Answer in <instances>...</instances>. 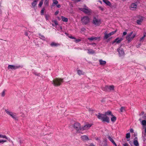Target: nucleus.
<instances>
[{
    "mask_svg": "<svg viewBox=\"0 0 146 146\" xmlns=\"http://www.w3.org/2000/svg\"><path fill=\"white\" fill-rule=\"evenodd\" d=\"M96 115L98 119L101 120L102 122H106L108 123L109 122V118L105 114L99 113L98 115L96 114Z\"/></svg>",
    "mask_w": 146,
    "mask_h": 146,
    "instance_id": "f257e3e1",
    "label": "nucleus"
},
{
    "mask_svg": "<svg viewBox=\"0 0 146 146\" xmlns=\"http://www.w3.org/2000/svg\"><path fill=\"white\" fill-rule=\"evenodd\" d=\"M63 82L62 79L58 78L54 79L52 82V84L56 86H60Z\"/></svg>",
    "mask_w": 146,
    "mask_h": 146,
    "instance_id": "f03ea898",
    "label": "nucleus"
},
{
    "mask_svg": "<svg viewBox=\"0 0 146 146\" xmlns=\"http://www.w3.org/2000/svg\"><path fill=\"white\" fill-rule=\"evenodd\" d=\"M73 127L76 131L77 132L79 133H82L81 131L82 127H81L80 124L78 122H76L74 123Z\"/></svg>",
    "mask_w": 146,
    "mask_h": 146,
    "instance_id": "7ed1b4c3",
    "label": "nucleus"
},
{
    "mask_svg": "<svg viewBox=\"0 0 146 146\" xmlns=\"http://www.w3.org/2000/svg\"><path fill=\"white\" fill-rule=\"evenodd\" d=\"M136 34H133V32L131 31L127 35L126 37V38L128 42H129L133 40Z\"/></svg>",
    "mask_w": 146,
    "mask_h": 146,
    "instance_id": "20e7f679",
    "label": "nucleus"
},
{
    "mask_svg": "<svg viewBox=\"0 0 146 146\" xmlns=\"http://www.w3.org/2000/svg\"><path fill=\"white\" fill-rule=\"evenodd\" d=\"M84 8H79V9L85 14L88 15L90 14L91 12V10L85 5H84Z\"/></svg>",
    "mask_w": 146,
    "mask_h": 146,
    "instance_id": "39448f33",
    "label": "nucleus"
},
{
    "mask_svg": "<svg viewBox=\"0 0 146 146\" xmlns=\"http://www.w3.org/2000/svg\"><path fill=\"white\" fill-rule=\"evenodd\" d=\"M5 111L7 114L10 115L13 119L15 120L17 119V114L16 113L12 112L8 110H5Z\"/></svg>",
    "mask_w": 146,
    "mask_h": 146,
    "instance_id": "423d86ee",
    "label": "nucleus"
},
{
    "mask_svg": "<svg viewBox=\"0 0 146 146\" xmlns=\"http://www.w3.org/2000/svg\"><path fill=\"white\" fill-rule=\"evenodd\" d=\"M81 20L84 25H86L90 22V19L88 16H85L82 18Z\"/></svg>",
    "mask_w": 146,
    "mask_h": 146,
    "instance_id": "0eeeda50",
    "label": "nucleus"
},
{
    "mask_svg": "<svg viewBox=\"0 0 146 146\" xmlns=\"http://www.w3.org/2000/svg\"><path fill=\"white\" fill-rule=\"evenodd\" d=\"M93 23L95 25L98 26L101 23V21L100 19L94 17L93 20Z\"/></svg>",
    "mask_w": 146,
    "mask_h": 146,
    "instance_id": "6e6552de",
    "label": "nucleus"
},
{
    "mask_svg": "<svg viewBox=\"0 0 146 146\" xmlns=\"http://www.w3.org/2000/svg\"><path fill=\"white\" fill-rule=\"evenodd\" d=\"M117 31V30L115 31H112L109 34H108L107 31H106L104 33V38L105 39H107L111 36L114 34Z\"/></svg>",
    "mask_w": 146,
    "mask_h": 146,
    "instance_id": "1a4fd4ad",
    "label": "nucleus"
},
{
    "mask_svg": "<svg viewBox=\"0 0 146 146\" xmlns=\"http://www.w3.org/2000/svg\"><path fill=\"white\" fill-rule=\"evenodd\" d=\"M22 67L23 66L20 65L15 66L13 65H9L8 66V68L11 70H15L19 68H22Z\"/></svg>",
    "mask_w": 146,
    "mask_h": 146,
    "instance_id": "9d476101",
    "label": "nucleus"
},
{
    "mask_svg": "<svg viewBox=\"0 0 146 146\" xmlns=\"http://www.w3.org/2000/svg\"><path fill=\"white\" fill-rule=\"evenodd\" d=\"M114 86L113 85L106 86L104 87V90L107 91H110L113 90Z\"/></svg>",
    "mask_w": 146,
    "mask_h": 146,
    "instance_id": "9b49d317",
    "label": "nucleus"
},
{
    "mask_svg": "<svg viewBox=\"0 0 146 146\" xmlns=\"http://www.w3.org/2000/svg\"><path fill=\"white\" fill-rule=\"evenodd\" d=\"M92 125V123H86L82 127V131L89 129Z\"/></svg>",
    "mask_w": 146,
    "mask_h": 146,
    "instance_id": "f8f14e48",
    "label": "nucleus"
},
{
    "mask_svg": "<svg viewBox=\"0 0 146 146\" xmlns=\"http://www.w3.org/2000/svg\"><path fill=\"white\" fill-rule=\"evenodd\" d=\"M117 51L118 52L119 55L120 56H123L124 55L125 53L123 49L121 47L117 49Z\"/></svg>",
    "mask_w": 146,
    "mask_h": 146,
    "instance_id": "ddd939ff",
    "label": "nucleus"
},
{
    "mask_svg": "<svg viewBox=\"0 0 146 146\" xmlns=\"http://www.w3.org/2000/svg\"><path fill=\"white\" fill-rule=\"evenodd\" d=\"M137 3H132L130 6V9L131 10H135L137 8Z\"/></svg>",
    "mask_w": 146,
    "mask_h": 146,
    "instance_id": "4468645a",
    "label": "nucleus"
},
{
    "mask_svg": "<svg viewBox=\"0 0 146 146\" xmlns=\"http://www.w3.org/2000/svg\"><path fill=\"white\" fill-rule=\"evenodd\" d=\"M81 140L83 141H88L89 140V139L86 135H83L81 137Z\"/></svg>",
    "mask_w": 146,
    "mask_h": 146,
    "instance_id": "2eb2a0df",
    "label": "nucleus"
},
{
    "mask_svg": "<svg viewBox=\"0 0 146 146\" xmlns=\"http://www.w3.org/2000/svg\"><path fill=\"white\" fill-rule=\"evenodd\" d=\"M123 40V39L122 38H117L115 39V40H114L113 42V43H114L115 42H116L117 43H120L121 41Z\"/></svg>",
    "mask_w": 146,
    "mask_h": 146,
    "instance_id": "dca6fc26",
    "label": "nucleus"
},
{
    "mask_svg": "<svg viewBox=\"0 0 146 146\" xmlns=\"http://www.w3.org/2000/svg\"><path fill=\"white\" fill-rule=\"evenodd\" d=\"M133 144L135 146H139V144L137 141V138L135 137L134 139Z\"/></svg>",
    "mask_w": 146,
    "mask_h": 146,
    "instance_id": "f3484780",
    "label": "nucleus"
},
{
    "mask_svg": "<svg viewBox=\"0 0 146 146\" xmlns=\"http://www.w3.org/2000/svg\"><path fill=\"white\" fill-rule=\"evenodd\" d=\"M108 139L111 143L115 145V146H117L116 143H115L112 138L110 136H108Z\"/></svg>",
    "mask_w": 146,
    "mask_h": 146,
    "instance_id": "a211bd4d",
    "label": "nucleus"
},
{
    "mask_svg": "<svg viewBox=\"0 0 146 146\" xmlns=\"http://www.w3.org/2000/svg\"><path fill=\"white\" fill-rule=\"evenodd\" d=\"M142 119L141 117H140L139 119V120L141 122V124L143 125H146V121L145 120H143L142 121H141Z\"/></svg>",
    "mask_w": 146,
    "mask_h": 146,
    "instance_id": "6ab92c4d",
    "label": "nucleus"
},
{
    "mask_svg": "<svg viewBox=\"0 0 146 146\" xmlns=\"http://www.w3.org/2000/svg\"><path fill=\"white\" fill-rule=\"evenodd\" d=\"M107 5L111 7V3L108 0H102Z\"/></svg>",
    "mask_w": 146,
    "mask_h": 146,
    "instance_id": "aec40b11",
    "label": "nucleus"
},
{
    "mask_svg": "<svg viewBox=\"0 0 146 146\" xmlns=\"http://www.w3.org/2000/svg\"><path fill=\"white\" fill-rule=\"evenodd\" d=\"M0 138H3L7 140H8L9 141H10V139L7 136L5 135H3L0 134Z\"/></svg>",
    "mask_w": 146,
    "mask_h": 146,
    "instance_id": "412c9836",
    "label": "nucleus"
},
{
    "mask_svg": "<svg viewBox=\"0 0 146 146\" xmlns=\"http://www.w3.org/2000/svg\"><path fill=\"white\" fill-rule=\"evenodd\" d=\"M77 73L79 76H80L82 75H84V72L82 71V70H77Z\"/></svg>",
    "mask_w": 146,
    "mask_h": 146,
    "instance_id": "4be33fe9",
    "label": "nucleus"
},
{
    "mask_svg": "<svg viewBox=\"0 0 146 146\" xmlns=\"http://www.w3.org/2000/svg\"><path fill=\"white\" fill-rule=\"evenodd\" d=\"M100 64L101 65H104L106 64V62L105 61L103 60L102 59L99 60Z\"/></svg>",
    "mask_w": 146,
    "mask_h": 146,
    "instance_id": "5701e85b",
    "label": "nucleus"
},
{
    "mask_svg": "<svg viewBox=\"0 0 146 146\" xmlns=\"http://www.w3.org/2000/svg\"><path fill=\"white\" fill-rule=\"evenodd\" d=\"M59 45L60 44L58 43L54 42H52L50 44V46H57Z\"/></svg>",
    "mask_w": 146,
    "mask_h": 146,
    "instance_id": "b1692460",
    "label": "nucleus"
},
{
    "mask_svg": "<svg viewBox=\"0 0 146 146\" xmlns=\"http://www.w3.org/2000/svg\"><path fill=\"white\" fill-rule=\"evenodd\" d=\"M146 36V33L145 32H144L143 33V36L141 37L140 39V41L143 42L144 40V39L145 37Z\"/></svg>",
    "mask_w": 146,
    "mask_h": 146,
    "instance_id": "393cba45",
    "label": "nucleus"
},
{
    "mask_svg": "<svg viewBox=\"0 0 146 146\" xmlns=\"http://www.w3.org/2000/svg\"><path fill=\"white\" fill-rule=\"evenodd\" d=\"M104 114L106 115H110L111 116H113V115L112 114L111 112L110 111H108L106 112Z\"/></svg>",
    "mask_w": 146,
    "mask_h": 146,
    "instance_id": "a878e982",
    "label": "nucleus"
},
{
    "mask_svg": "<svg viewBox=\"0 0 146 146\" xmlns=\"http://www.w3.org/2000/svg\"><path fill=\"white\" fill-rule=\"evenodd\" d=\"M98 38L97 37H91L90 38H88V39L90 40H97L98 38Z\"/></svg>",
    "mask_w": 146,
    "mask_h": 146,
    "instance_id": "bb28decb",
    "label": "nucleus"
},
{
    "mask_svg": "<svg viewBox=\"0 0 146 146\" xmlns=\"http://www.w3.org/2000/svg\"><path fill=\"white\" fill-rule=\"evenodd\" d=\"M62 20L64 22H67L68 21V19L64 16H62L61 17Z\"/></svg>",
    "mask_w": 146,
    "mask_h": 146,
    "instance_id": "cd10ccee",
    "label": "nucleus"
},
{
    "mask_svg": "<svg viewBox=\"0 0 146 146\" xmlns=\"http://www.w3.org/2000/svg\"><path fill=\"white\" fill-rule=\"evenodd\" d=\"M88 53L89 54H93L95 53V51L92 49H88Z\"/></svg>",
    "mask_w": 146,
    "mask_h": 146,
    "instance_id": "c85d7f7f",
    "label": "nucleus"
},
{
    "mask_svg": "<svg viewBox=\"0 0 146 146\" xmlns=\"http://www.w3.org/2000/svg\"><path fill=\"white\" fill-rule=\"evenodd\" d=\"M111 116L112 117L111 118V121L113 122H115L116 119V117L114 116L113 115Z\"/></svg>",
    "mask_w": 146,
    "mask_h": 146,
    "instance_id": "c756f323",
    "label": "nucleus"
},
{
    "mask_svg": "<svg viewBox=\"0 0 146 146\" xmlns=\"http://www.w3.org/2000/svg\"><path fill=\"white\" fill-rule=\"evenodd\" d=\"M39 37L40 38L44 41L45 40V38L43 35L40 34H39Z\"/></svg>",
    "mask_w": 146,
    "mask_h": 146,
    "instance_id": "7c9ffc66",
    "label": "nucleus"
},
{
    "mask_svg": "<svg viewBox=\"0 0 146 146\" xmlns=\"http://www.w3.org/2000/svg\"><path fill=\"white\" fill-rule=\"evenodd\" d=\"M46 19V21L48 20L50 18V16L48 14H46L45 15Z\"/></svg>",
    "mask_w": 146,
    "mask_h": 146,
    "instance_id": "2f4dec72",
    "label": "nucleus"
},
{
    "mask_svg": "<svg viewBox=\"0 0 146 146\" xmlns=\"http://www.w3.org/2000/svg\"><path fill=\"white\" fill-rule=\"evenodd\" d=\"M37 0H35L34 1L33 3H32V5L33 6L35 7V6L37 4Z\"/></svg>",
    "mask_w": 146,
    "mask_h": 146,
    "instance_id": "473e14b6",
    "label": "nucleus"
},
{
    "mask_svg": "<svg viewBox=\"0 0 146 146\" xmlns=\"http://www.w3.org/2000/svg\"><path fill=\"white\" fill-rule=\"evenodd\" d=\"M6 91V90H4L1 93V96L2 97H3L5 96Z\"/></svg>",
    "mask_w": 146,
    "mask_h": 146,
    "instance_id": "72a5a7b5",
    "label": "nucleus"
},
{
    "mask_svg": "<svg viewBox=\"0 0 146 146\" xmlns=\"http://www.w3.org/2000/svg\"><path fill=\"white\" fill-rule=\"evenodd\" d=\"M142 21V20L141 19L137 20V23L138 25H141Z\"/></svg>",
    "mask_w": 146,
    "mask_h": 146,
    "instance_id": "f704fd0d",
    "label": "nucleus"
},
{
    "mask_svg": "<svg viewBox=\"0 0 146 146\" xmlns=\"http://www.w3.org/2000/svg\"><path fill=\"white\" fill-rule=\"evenodd\" d=\"M130 134L129 133H127L126 134V138L127 139L130 138Z\"/></svg>",
    "mask_w": 146,
    "mask_h": 146,
    "instance_id": "c9c22d12",
    "label": "nucleus"
},
{
    "mask_svg": "<svg viewBox=\"0 0 146 146\" xmlns=\"http://www.w3.org/2000/svg\"><path fill=\"white\" fill-rule=\"evenodd\" d=\"M7 141L5 140H0V143L3 144L5 142H7Z\"/></svg>",
    "mask_w": 146,
    "mask_h": 146,
    "instance_id": "e433bc0d",
    "label": "nucleus"
},
{
    "mask_svg": "<svg viewBox=\"0 0 146 146\" xmlns=\"http://www.w3.org/2000/svg\"><path fill=\"white\" fill-rule=\"evenodd\" d=\"M120 111L122 112L125 111V107H121L120 109Z\"/></svg>",
    "mask_w": 146,
    "mask_h": 146,
    "instance_id": "4c0bfd02",
    "label": "nucleus"
},
{
    "mask_svg": "<svg viewBox=\"0 0 146 146\" xmlns=\"http://www.w3.org/2000/svg\"><path fill=\"white\" fill-rule=\"evenodd\" d=\"M53 4L56 5L58 3V2L56 0H53Z\"/></svg>",
    "mask_w": 146,
    "mask_h": 146,
    "instance_id": "58836bf2",
    "label": "nucleus"
},
{
    "mask_svg": "<svg viewBox=\"0 0 146 146\" xmlns=\"http://www.w3.org/2000/svg\"><path fill=\"white\" fill-rule=\"evenodd\" d=\"M45 10L44 8H43L41 11V15H43L44 13V12Z\"/></svg>",
    "mask_w": 146,
    "mask_h": 146,
    "instance_id": "ea45409f",
    "label": "nucleus"
},
{
    "mask_svg": "<svg viewBox=\"0 0 146 146\" xmlns=\"http://www.w3.org/2000/svg\"><path fill=\"white\" fill-rule=\"evenodd\" d=\"M35 74L36 76H39L40 77H42V76L40 73H35Z\"/></svg>",
    "mask_w": 146,
    "mask_h": 146,
    "instance_id": "a19ab883",
    "label": "nucleus"
},
{
    "mask_svg": "<svg viewBox=\"0 0 146 146\" xmlns=\"http://www.w3.org/2000/svg\"><path fill=\"white\" fill-rule=\"evenodd\" d=\"M44 4L46 5L47 6H48V1H45L44 3Z\"/></svg>",
    "mask_w": 146,
    "mask_h": 146,
    "instance_id": "79ce46f5",
    "label": "nucleus"
},
{
    "mask_svg": "<svg viewBox=\"0 0 146 146\" xmlns=\"http://www.w3.org/2000/svg\"><path fill=\"white\" fill-rule=\"evenodd\" d=\"M140 116L141 117V116L142 117V118H141L142 119H143L144 120H145L146 119V116H142V115L141 114L140 115Z\"/></svg>",
    "mask_w": 146,
    "mask_h": 146,
    "instance_id": "37998d69",
    "label": "nucleus"
},
{
    "mask_svg": "<svg viewBox=\"0 0 146 146\" xmlns=\"http://www.w3.org/2000/svg\"><path fill=\"white\" fill-rule=\"evenodd\" d=\"M43 1L42 0L41 1L39 4V5H38L40 7H41L42 6V4H43Z\"/></svg>",
    "mask_w": 146,
    "mask_h": 146,
    "instance_id": "c03bdc74",
    "label": "nucleus"
},
{
    "mask_svg": "<svg viewBox=\"0 0 146 146\" xmlns=\"http://www.w3.org/2000/svg\"><path fill=\"white\" fill-rule=\"evenodd\" d=\"M52 22H54V23L55 25H58V23L56 20L52 21Z\"/></svg>",
    "mask_w": 146,
    "mask_h": 146,
    "instance_id": "a18cd8bd",
    "label": "nucleus"
},
{
    "mask_svg": "<svg viewBox=\"0 0 146 146\" xmlns=\"http://www.w3.org/2000/svg\"><path fill=\"white\" fill-rule=\"evenodd\" d=\"M99 8L102 11H103L104 10V8L102 7H99Z\"/></svg>",
    "mask_w": 146,
    "mask_h": 146,
    "instance_id": "49530a36",
    "label": "nucleus"
},
{
    "mask_svg": "<svg viewBox=\"0 0 146 146\" xmlns=\"http://www.w3.org/2000/svg\"><path fill=\"white\" fill-rule=\"evenodd\" d=\"M127 34V33L126 32H124L123 33V36H124Z\"/></svg>",
    "mask_w": 146,
    "mask_h": 146,
    "instance_id": "de8ad7c7",
    "label": "nucleus"
},
{
    "mask_svg": "<svg viewBox=\"0 0 146 146\" xmlns=\"http://www.w3.org/2000/svg\"><path fill=\"white\" fill-rule=\"evenodd\" d=\"M59 11H57L55 13V15H57V14H58L59 13Z\"/></svg>",
    "mask_w": 146,
    "mask_h": 146,
    "instance_id": "09e8293b",
    "label": "nucleus"
},
{
    "mask_svg": "<svg viewBox=\"0 0 146 146\" xmlns=\"http://www.w3.org/2000/svg\"><path fill=\"white\" fill-rule=\"evenodd\" d=\"M123 146H128V144L127 143H125V144H123Z\"/></svg>",
    "mask_w": 146,
    "mask_h": 146,
    "instance_id": "8fccbe9b",
    "label": "nucleus"
},
{
    "mask_svg": "<svg viewBox=\"0 0 146 146\" xmlns=\"http://www.w3.org/2000/svg\"><path fill=\"white\" fill-rule=\"evenodd\" d=\"M81 41V40L80 39H77L76 40V42H80Z\"/></svg>",
    "mask_w": 146,
    "mask_h": 146,
    "instance_id": "3c124183",
    "label": "nucleus"
},
{
    "mask_svg": "<svg viewBox=\"0 0 146 146\" xmlns=\"http://www.w3.org/2000/svg\"><path fill=\"white\" fill-rule=\"evenodd\" d=\"M130 132L131 133H133V129H131L130 130Z\"/></svg>",
    "mask_w": 146,
    "mask_h": 146,
    "instance_id": "603ef678",
    "label": "nucleus"
},
{
    "mask_svg": "<svg viewBox=\"0 0 146 146\" xmlns=\"http://www.w3.org/2000/svg\"><path fill=\"white\" fill-rule=\"evenodd\" d=\"M69 38L71 39H75V38L73 36H70Z\"/></svg>",
    "mask_w": 146,
    "mask_h": 146,
    "instance_id": "864d4df0",
    "label": "nucleus"
},
{
    "mask_svg": "<svg viewBox=\"0 0 146 146\" xmlns=\"http://www.w3.org/2000/svg\"><path fill=\"white\" fill-rule=\"evenodd\" d=\"M57 7L58 8H60L61 7V6L60 5H57Z\"/></svg>",
    "mask_w": 146,
    "mask_h": 146,
    "instance_id": "5fc2aeb1",
    "label": "nucleus"
},
{
    "mask_svg": "<svg viewBox=\"0 0 146 146\" xmlns=\"http://www.w3.org/2000/svg\"><path fill=\"white\" fill-rule=\"evenodd\" d=\"M85 30V29L84 28H82L81 29V31H84Z\"/></svg>",
    "mask_w": 146,
    "mask_h": 146,
    "instance_id": "6e6d98bb",
    "label": "nucleus"
},
{
    "mask_svg": "<svg viewBox=\"0 0 146 146\" xmlns=\"http://www.w3.org/2000/svg\"><path fill=\"white\" fill-rule=\"evenodd\" d=\"M2 11H1V9L0 8V14H1L2 13Z\"/></svg>",
    "mask_w": 146,
    "mask_h": 146,
    "instance_id": "4d7b16f0",
    "label": "nucleus"
},
{
    "mask_svg": "<svg viewBox=\"0 0 146 146\" xmlns=\"http://www.w3.org/2000/svg\"><path fill=\"white\" fill-rule=\"evenodd\" d=\"M99 1V2L100 3H101V4H102V2L101 1H100V0H99V1Z\"/></svg>",
    "mask_w": 146,
    "mask_h": 146,
    "instance_id": "13d9d810",
    "label": "nucleus"
},
{
    "mask_svg": "<svg viewBox=\"0 0 146 146\" xmlns=\"http://www.w3.org/2000/svg\"><path fill=\"white\" fill-rule=\"evenodd\" d=\"M134 136H135V137L136 136H137V134H134Z\"/></svg>",
    "mask_w": 146,
    "mask_h": 146,
    "instance_id": "bf43d9fd",
    "label": "nucleus"
},
{
    "mask_svg": "<svg viewBox=\"0 0 146 146\" xmlns=\"http://www.w3.org/2000/svg\"><path fill=\"white\" fill-rule=\"evenodd\" d=\"M52 26H55V24L54 25V24H52Z\"/></svg>",
    "mask_w": 146,
    "mask_h": 146,
    "instance_id": "052dcab7",
    "label": "nucleus"
},
{
    "mask_svg": "<svg viewBox=\"0 0 146 146\" xmlns=\"http://www.w3.org/2000/svg\"><path fill=\"white\" fill-rule=\"evenodd\" d=\"M91 146H94V145L93 144H91Z\"/></svg>",
    "mask_w": 146,
    "mask_h": 146,
    "instance_id": "680f3d73",
    "label": "nucleus"
},
{
    "mask_svg": "<svg viewBox=\"0 0 146 146\" xmlns=\"http://www.w3.org/2000/svg\"><path fill=\"white\" fill-rule=\"evenodd\" d=\"M145 132L146 133V128H145Z\"/></svg>",
    "mask_w": 146,
    "mask_h": 146,
    "instance_id": "e2e57ef3",
    "label": "nucleus"
},
{
    "mask_svg": "<svg viewBox=\"0 0 146 146\" xmlns=\"http://www.w3.org/2000/svg\"><path fill=\"white\" fill-rule=\"evenodd\" d=\"M19 143H21V141H20V140L19 141Z\"/></svg>",
    "mask_w": 146,
    "mask_h": 146,
    "instance_id": "0e129e2a",
    "label": "nucleus"
},
{
    "mask_svg": "<svg viewBox=\"0 0 146 146\" xmlns=\"http://www.w3.org/2000/svg\"><path fill=\"white\" fill-rule=\"evenodd\" d=\"M143 113L142 115H143L144 114V113L143 112V113Z\"/></svg>",
    "mask_w": 146,
    "mask_h": 146,
    "instance_id": "69168bd1",
    "label": "nucleus"
},
{
    "mask_svg": "<svg viewBox=\"0 0 146 146\" xmlns=\"http://www.w3.org/2000/svg\"><path fill=\"white\" fill-rule=\"evenodd\" d=\"M129 139H127V141H129Z\"/></svg>",
    "mask_w": 146,
    "mask_h": 146,
    "instance_id": "338daca9",
    "label": "nucleus"
},
{
    "mask_svg": "<svg viewBox=\"0 0 146 146\" xmlns=\"http://www.w3.org/2000/svg\"><path fill=\"white\" fill-rule=\"evenodd\" d=\"M145 69L146 70V67H145Z\"/></svg>",
    "mask_w": 146,
    "mask_h": 146,
    "instance_id": "774afa93",
    "label": "nucleus"
}]
</instances>
